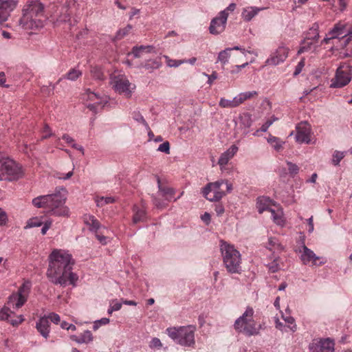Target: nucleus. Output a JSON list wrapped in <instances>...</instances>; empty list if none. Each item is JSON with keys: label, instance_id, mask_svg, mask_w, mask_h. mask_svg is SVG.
<instances>
[{"label": "nucleus", "instance_id": "nucleus-49", "mask_svg": "<svg viewBox=\"0 0 352 352\" xmlns=\"http://www.w3.org/2000/svg\"><path fill=\"white\" fill-rule=\"evenodd\" d=\"M267 267L269 268V270L272 273L278 272L280 269L278 258L274 259L273 261H272L267 265Z\"/></svg>", "mask_w": 352, "mask_h": 352}, {"label": "nucleus", "instance_id": "nucleus-50", "mask_svg": "<svg viewBox=\"0 0 352 352\" xmlns=\"http://www.w3.org/2000/svg\"><path fill=\"white\" fill-rule=\"evenodd\" d=\"M157 151H160V152H163L166 154H169L170 153V144L168 141H166L164 142H163L162 144H161L158 148H157Z\"/></svg>", "mask_w": 352, "mask_h": 352}, {"label": "nucleus", "instance_id": "nucleus-47", "mask_svg": "<svg viewBox=\"0 0 352 352\" xmlns=\"http://www.w3.org/2000/svg\"><path fill=\"white\" fill-rule=\"evenodd\" d=\"M133 118L138 122L143 124L146 129H149L148 123L146 122L143 116L139 112H133Z\"/></svg>", "mask_w": 352, "mask_h": 352}, {"label": "nucleus", "instance_id": "nucleus-27", "mask_svg": "<svg viewBox=\"0 0 352 352\" xmlns=\"http://www.w3.org/2000/svg\"><path fill=\"white\" fill-rule=\"evenodd\" d=\"M134 215L133 218V221L134 223H138L139 222L144 221L146 219V211L144 208H140L139 207L135 206L133 207Z\"/></svg>", "mask_w": 352, "mask_h": 352}, {"label": "nucleus", "instance_id": "nucleus-2", "mask_svg": "<svg viewBox=\"0 0 352 352\" xmlns=\"http://www.w3.org/2000/svg\"><path fill=\"white\" fill-rule=\"evenodd\" d=\"M65 192V188L57 187L54 193L40 195L34 198L32 204L37 208H44L49 215L67 217L69 214V210L65 206L67 197L66 195L63 193Z\"/></svg>", "mask_w": 352, "mask_h": 352}, {"label": "nucleus", "instance_id": "nucleus-1", "mask_svg": "<svg viewBox=\"0 0 352 352\" xmlns=\"http://www.w3.org/2000/svg\"><path fill=\"white\" fill-rule=\"evenodd\" d=\"M74 263L72 255L61 250H55L50 255L47 276L56 285L65 286L69 282L75 285L78 276L72 272Z\"/></svg>", "mask_w": 352, "mask_h": 352}, {"label": "nucleus", "instance_id": "nucleus-40", "mask_svg": "<svg viewBox=\"0 0 352 352\" xmlns=\"http://www.w3.org/2000/svg\"><path fill=\"white\" fill-rule=\"evenodd\" d=\"M228 48L220 52L218 55V61L221 62L223 65L226 64L228 62V59L230 56Z\"/></svg>", "mask_w": 352, "mask_h": 352}, {"label": "nucleus", "instance_id": "nucleus-34", "mask_svg": "<svg viewBox=\"0 0 352 352\" xmlns=\"http://www.w3.org/2000/svg\"><path fill=\"white\" fill-rule=\"evenodd\" d=\"M267 142L276 151H280L283 148V145L284 144V142L280 140V139L272 135H270L267 138Z\"/></svg>", "mask_w": 352, "mask_h": 352}, {"label": "nucleus", "instance_id": "nucleus-21", "mask_svg": "<svg viewBox=\"0 0 352 352\" xmlns=\"http://www.w3.org/2000/svg\"><path fill=\"white\" fill-rule=\"evenodd\" d=\"M72 340L78 343H89L93 340V336L90 331H85L80 336L72 335L70 336Z\"/></svg>", "mask_w": 352, "mask_h": 352}, {"label": "nucleus", "instance_id": "nucleus-46", "mask_svg": "<svg viewBox=\"0 0 352 352\" xmlns=\"http://www.w3.org/2000/svg\"><path fill=\"white\" fill-rule=\"evenodd\" d=\"M85 96H87V100L92 102V103H94L95 100H100V96L93 91H91L90 89L86 90Z\"/></svg>", "mask_w": 352, "mask_h": 352}, {"label": "nucleus", "instance_id": "nucleus-31", "mask_svg": "<svg viewBox=\"0 0 352 352\" xmlns=\"http://www.w3.org/2000/svg\"><path fill=\"white\" fill-rule=\"evenodd\" d=\"M108 102L107 97H100L99 100H95L94 103H89L87 105V108L91 111L96 113L98 107L102 108Z\"/></svg>", "mask_w": 352, "mask_h": 352}, {"label": "nucleus", "instance_id": "nucleus-19", "mask_svg": "<svg viewBox=\"0 0 352 352\" xmlns=\"http://www.w3.org/2000/svg\"><path fill=\"white\" fill-rule=\"evenodd\" d=\"M50 323L46 316L41 317L36 324V328L40 334L47 339L50 334Z\"/></svg>", "mask_w": 352, "mask_h": 352}, {"label": "nucleus", "instance_id": "nucleus-35", "mask_svg": "<svg viewBox=\"0 0 352 352\" xmlns=\"http://www.w3.org/2000/svg\"><path fill=\"white\" fill-rule=\"evenodd\" d=\"M258 95L257 91H246L242 92L237 95L240 104H243L245 100H249Z\"/></svg>", "mask_w": 352, "mask_h": 352}, {"label": "nucleus", "instance_id": "nucleus-39", "mask_svg": "<svg viewBox=\"0 0 352 352\" xmlns=\"http://www.w3.org/2000/svg\"><path fill=\"white\" fill-rule=\"evenodd\" d=\"M13 313L10 311L9 307H0V320H8L11 318Z\"/></svg>", "mask_w": 352, "mask_h": 352}, {"label": "nucleus", "instance_id": "nucleus-48", "mask_svg": "<svg viewBox=\"0 0 352 352\" xmlns=\"http://www.w3.org/2000/svg\"><path fill=\"white\" fill-rule=\"evenodd\" d=\"M267 248L270 250L280 248V245L278 243V240L275 238H270L268 241Z\"/></svg>", "mask_w": 352, "mask_h": 352}, {"label": "nucleus", "instance_id": "nucleus-23", "mask_svg": "<svg viewBox=\"0 0 352 352\" xmlns=\"http://www.w3.org/2000/svg\"><path fill=\"white\" fill-rule=\"evenodd\" d=\"M239 123L240 126L245 129L243 132L244 134L247 135L249 133L248 129H249L253 123L252 116L248 113H243L239 116Z\"/></svg>", "mask_w": 352, "mask_h": 352}, {"label": "nucleus", "instance_id": "nucleus-29", "mask_svg": "<svg viewBox=\"0 0 352 352\" xmlns=\"http://www.w3.org/2000/svg\"><path fill=\"white\" fill-rule=\"evenodd\" d=\"M270 199L267 197H262L257 199L256 207L260 214L263 213L265 210H269V203Z\"/></svg>", "mask_w": 352, "mask_h": 352}, {"label": "nucleus", "instance_id": "nucleus-8", "mask_svg": "<svg viewBox=\"0 0 352 352\" xmlns=\"http://www.w3.org/2000/svg\"><path fill=\"white\" fill-rule=\"evenodd\" d=\"M166 331L168 336L180 345L190 346L195 344L194 330L190 327L168 328Z\"/></svg>", "mask_w": 352, "mask_h": 352}, {"label": "nucleus", "instance_id": "nucleus-4", "mask_svg": "<svg viewBox=\"0 0 352 352\" xmlns=\"http://www.w3.org/2000/svg\"><path fill=\"white\" fill-rule=\"evenodd\" d=\"M220 250L223 263L227 271L231 274H240L241 270V254L233 245L221 241Z\"/></svg>", "mask_w": 352, "mask_h": 352}, {"label": "nucleus", "instance_id": "nucleus-25", "mask_svg": "<svg viewBox=\"0 0 352 352\" xmlns=\"http://www.w3.org/2000/svg\"><path fill=\"white\" fill-rule=\"evenodd\" d=\"M84 221L89 226V229L91 231L96 232L100 226V222L93 215L85 214L84 216Z\"/></svg>", "mask_w": 352, "mask_h": 352}, {"label": "nucleus", "instance_id": "nucleus-13", "mask_svg": "<svg viewBox=\"0 0 352 352\" xmlns=\"http://www.w3.org/2000/svg\"><path fill=\"white\" fill-rule=\"evenodd\" d=\"M296 141L298 143L309 144L311 142V129L307 122H302L296 126Z\"/></svg>", "mask_w": 352, "mask_h": 352}, {"label": "nucleus", "instance_id": "nucleus-61", "mask_svg": "<svg viewBox=\"0 0 352 352\" xmlns=\"http://www.w3.org/2000/svg\"><path fill=\"white\" fill-rule=\"evenodd\" d=\"M122 304V302H119L116 300H113L110 303L111 306L112 307V309L115 311L121 309Z\"/></svg>", "mask_w": 352, "mask_h": 352}, {"label": "nucleus", "instance_id": "nucleus-16", "mask_svg": "<svg viewBox=\"0 0 352 352\" xmlns=\"http://www.w3.org/2000/svg\"><path fill=\"white\" fill-rule=\"evenodd\" d=\"M16 0H0V23L6 21L10 12L16 7Z\"/></svg>", "mask_w": 352, "mask_h": 352}, {"label": "nucleus", "instance_id": "nucleus-24", "mask_svg": "<svg viewBox=\"0 0 352 352\" xmlns=\"http://www.w3.org/2000/svg\"><path fill=\"white\" fill-rule=\"evenodd\" d=\"M158 187L159 190L162 194V196L164 197L165 199L168 201H172L173 196L175 193V190L170 187L162 186L160 184V179H158Z\"/></svg>", "mask_w": 352, "mask_h": 352}, {"label": "nucleus", "instance_id": "nucleus-42", "mask_svg": "<svg viewBox=\"0 0 352 352\" xmlns=\"http://www.w3.org/2000/svg\"><path fill=\"white\" fill-rule=\"evenodd\" d=\"M345 152L336 151L333 154L332 163L335 166L339 165L340 161L344 157Z\"/></svg>", "mask_w": 352, "mask_h": 352}, {"label": "nucleus", "instance_id": "nucleus-64", "mask_svg": "<svg viewBox=\"0 0 352 352\" xmlns=\"http://www.w3.org/2000/svg\"><path fill=\"white\" fill-rule=\"evenodd\" d=\"M151 346L154 347H160L162 346V342L159 338H154L151 340Z\"/></svg>", "mask_w": 352, "mask_h": 352}, {"label": "nucleus", "instance_id": "nucleus-44", "mask_svg": "<svg viewBox=\"0 0 352 352\" xmlns=\"http://www.w3.org/2000/svg\"><path fill=\"white\" fill-rule=\"evenodd\" d=\"M287 165L288 166L289 173L291 176L294 177L298 173L299 167L296 164L287 161Z\"/></svg>", "mask_w": 352, "mask_h": 352}, {"label": "nucleus", "instance_id": "nucleus-3", "mask_svg": "<svg viewBox=\"0 0 352 352\" xmlns=\"http://www.w3.org/2000/svg\"><path fill=\"white\" fill-rule=\"evenodd\" d=\"M45 6L38 0L28 1L22 9L19 25L24 30H36L43 25Z\"/></svg>", "mask_w": 352, "mask_h": 352}, {"label": "nucleus", "instance_id": "nucleus-32", "mask_svg": "<svg viewBox=\"0 0 352 352\" xmlns=\"http://www.w3.org/2000/svg\"><path fill=\"white\" fill-rule=\"evenodd\" d=\"M82 75V72L76 69H70L65 76L59 78L57 83H59L63 78L68 79L69 80H76Z\"/></svg>", "mask_w": 352, "mask_h": 352}, {"label": "nucleus", "instance_id": "nucleus-57", "mask_svg": "<svg viewBox=\"0 0 352 352\" xmlns=\"http://www.w3.org/2000/svg\"><path fill=\"white\" fill-rule=\"evenodd\" d=\"M50 86H52V88H49L45 86L42 87L41 91L47 94L48 96L54 93V89H55L56 85H52V83H50Z\"/></svg>", "mask_w": 352, "mask_h": 352}, {"label": "nucleus", "instance_id": "nucleus-22", "mask_svg": "<svg viewBox=\"0 0 352 352\" xmlns=\"http://www.w3.org/2000/svg\"><path fill=\"white\" fill-rule=\"evenodd\" d=\"M240 104L238 96H236L232 99H226L221 98L219 102V106L221 108L233 109L239 107Z\"/></svg>", "mask_w": 352, "mask_h": 352}, {"label": "nucleus", "instance_id": "nucleus-45", "mask_svg": "<svg viewBox=\"0 0 352 352\" xmlns=\"http://www.w3.org/2000/svg\"><path fill=\"white\" fill-rule=\"evenodd\" d=\"M131 29H132V26L130 25H128L124 28L118 30L116 34V38L119 39V40L122 38L124 36H126L129 34V32L131 31Z\"/></svg>", "mask_w": 352, "mask_h": 352}, {"label": "nucleus", "instance_id": "nucleus-15", "mask_svg": "<svg viewBox=\"0 0 352 352\" xmlns=\"http://www.w3.org/2000/svg\"><path fill=\"white\" fill-rule=\"evenodd\" d=\"M335 343L330 338L320 339L309 344L310 352H334Z\"/></svg>", "mask_w": 352, "mask_h": 352}, {"label": "nucleus", "instance_id": "nucleus-36", "mask_svg": "<svg viewBox=\"0 0 352 352\" xmlns=\"http://www.w3.org/2000/svg\"><path fill=\"white\" fill-rule=\"evenodd\" d=\"M162 64L161 62L157 60H148L146 62H145L144 64H142V67L146 69H156L161 67Z\"/></svg>", "mask_w": 352, "mask_h": 352}, {"label": "nucleus", "instance_id": "nucleus-56", "mask_svg": "<svg viewBox=\"0 0 352 352\" xmlns=\"http://www.w3.org/2000/svg\"><path fill=\"white\" fill-rule=\"evenodd\" d=\"M153 203L157 208H164L166 206V204L164 202L155 197H153Z\"/></svg>", "mask_w": 352, "mask_h": 352}, {"label": "nucleus", "instance_id": "nucleus-37", "mask_svg": "<svg viewBox=\"0 0 352 352\" xmlns=\"http://www.w3.org/2000/svg\"><path fill=\"white\" fill-rule=\"evenodd\" d=\"M95 201L98 207H102L106 204L113 203L115 199L111 197H96Z\"/></svg>", "mask_w": 352, "mask_h": 352}, {"label": "nucleus", "instance_id": "nucleus-11", "mask_svg": "<svg viewBox=\"0 0 352 352\" xmlns=\"http://www.w3.org/2000/svg\"><path fill=\"white\" fill-rule=\"evenodd\" d=\"M110 83L116 91L124 94L127 98L131 97L133 90L135 88V86L123 76H111Z\"/></svg>", "mask_w": 352, "mask_h": 352}, {"label": "nucleus", "instance_id": "nucleus-10", "mask_svg": "<svg viewBox=\"0 0 352 352\" xmlns=\"http://www.w3.org/2000/svg\"><path fill=\"white\" fill-rule=\"evenodd\" d=\"M30 289V283H23L18 292L12 294L8 298V305L12 309H19L27 301V297Z\"/></svg>", "mask_w": 352, "mask_h": 352}, {"label": "nucleus", "instance_id": "nucleus-7", "mask_svg": "<svg viewBox=\"0 0 352 352\" xmlns=\"http://www.w3.org/2000/svg\"><path fill=\"white\" fill-rule=\"evenodd\" d=\"M254 310L248 307L241 316L237 318L234 322V329L241 333L248 336L256 335L258 333L256 328V324L253 320Z\"/></svg>", "mask_w": 352, "mask_h": 352}, {"label": "nucleus", "instance_id": "nucleus-17", "mask_svg": "<svg viewBox=\"0 0 352 352\" xmlns=\"http://www.w3.org/2000/svg\"><path fill=\"white\" fill-rule=\"evenodd\" d=\"M311 31L314 32V36L311 37H306L302 43V46L298 51V54H302L305 52L311 50L313 45H315L319 38L318 25L314 24L311 28Z\"/></svg>", "mask_w": 352, "mask_h": 352}, {"label": "nucleus", "instance_id": "nucleus-51", "mask_svg": "<svg viewBox=\"0 0 352 352\" xmlns=\"http://www.w3.org/2000/svg\"><path fill=\"white\" fill-rule=\"evenodd\" d=\"M24 320V318L23 315H19L16 316V319H12V317L9 318L8 321L10 322V323L12 326H18L19 324H21Z\"/></svg>", "mask_w": 352, "mask_h": 352}, {"label": "nucleus", "instance_id": "nucleus-18", "mask_svg": "<svg viewBox=\"0 0 352 352\" xmlns=\"http://www.w3.org/2000/svg\"><path fill=\"white\" fill-rule=\"evenodd\" d=\"M302 252L300 256V259L303 264L307 265L309 262H312L314 265H320L324 264V261H320L319 264L317 263V260L320 259V257L317 256L316 254L306 245H302Z\"/></svg>", "mask_w": 352, "mask_h": 352}, {"label": "nucleus", "instance_id": "nucleus-9", "mask_svg": "<svg viewBox=\"0 0 352 352\" xmlns=\"http://www.w3.org/2000/svg\"><path fill=\"white\" fill-rule=\"evenodd\" d=\"M352 78V66L341 64L336 72V75L331 80V87L342 88L348 85Z\"/></svg>", "mask_w": 352, "mask_h": 352}, {"label": "nucleus", "instance_id": "nucleus-52", "mask_svg": "<svg viewBox=\"0 0 352 352\" xmlns=\"http://www.w3.org/2000/svg\"><path fill=\"white\" fill-rule=\"evenodd\" d=\"M8 221V215L6 211L0 208V226H4Z\"/></svg>", "mask_w": 352, "mask_h": 352}, {"label": "nucleus", "instance_id": "nucleus-58", "mask_svg": "<svg viewBox=\"0 0 352 352\" xmlns=\"http://www.w3.org/2000/svg\"><path fill=\"white\" fill-rule=\"evenodd\" d=\"M52 221H46L45 222H44L43 223V227L41 228V234L43 235L45 234L47 232V230L50 229V228L52 226Z\"/></svg>", "mask_w": 352, "mask_h": 352}, {"label": "nucleus", "instance_id": "nucleus-55", "mask_svg": "<svg viewBox=\"0 0 352 352\" xmlns=\"http://www.w3.org/2000/svg\"><path fill=\"white\" fill-rule=\"evenodd\" d=\"M304 66H305V59L303 58L296 66L295 71L294 72V76H296L298 75L301 72Z\"/></svg>", "mask_w": 352, "mask_h": 352}, {"label": "nucleus", "instance_id": "nucleus-12", "mask_svg": "<svg viewBox=\"0 0 352 352\" xmlns=\"http://www.w3.org/2000/svg\"><path fill=\"white\" fill-rule=\"evenodd\" d=\"M228 13L226 10L221 11L219 15L214 18L210 24L209 31L212 34H219L223 32L226 28Z\"/></svg>", "mask_w": 352, "mask_h": 352}, {"label": "nucleus", "instance_id": "nucleus-33", "mask_svg": "<svg viewBox=\"0 0 352 352\" xmlns=\"http://www.w3.org/2000/svg\"><path fill=\"white\" fill-rule=\"evenodd\" d=\"M268 211L271 212L273 221L275 223L280 226L284 223L282 210L278 209L277 210H275L272 208H270Z\"/></svg>", "mask_w": 352, "mask_h": 352}, {"label": "nucleus", "instance_id": "nucleus-53", "mask_svg": "<svg viewBox=\"0 0 352 352\" xmlns=\"http://www.w3.org/2000/svg\"><path fill=\"white\" fill-rule=\"evenodd\" d=\"M62 12L64 13V15L63 16H60V21H67L70 19V14L68 12L69 9L67 7H63L62 8Z\"/></svg>", "mask_w": 352, "mask_h": 352}, {"label": "nucleus", "instance_id": "nucleus-41", "mask_svg": "<svg viewBox=\"0 0 352 352\" xmlns=\"http://www.w3.org/2000/svg\"><path fill=\"white\" fill-rule=\"evenodd\" d=\"M166 63L167 65L170 67H177L182 64L184 63V61H182V60H175V59H171L168 56H164Z\"/></svg>", "mask_w": 352, "mask_h": 352}, {"label": "nucleus", "instance_id": "nucleus-54", "mask_svg": "<svg viewBox=\"0 0 352 352\" xmlns=\"http://www.w3.org/2000/svg\"><path fill=\"white\" fill-rule=\"evenodd\" d=\"M46 318H47L48 320L50 319L54 324H58L60 321V316L55 313L50 314L48 316H46Z\"/></svg>", "mask_w": 352, "mask_h": 352}, {"label": "nucleus", "instance_id": "nucleus-62", "mask_svg": "<svg viewBox=\"0 0 352 352\" xmlns=\"http://www.w3.org/2000/svg\"><path fill=\"white\" fill-rule=\"evenodd\" d=\"M204 75L208 77V83L209 85H212L213 81L217 78V73L216 72H213L210 75L204 74Z\"/></svg>", "mask_w": 352, "mask_h": 352}, {"label": "nucleus", "instance_id": "nucleus-60", "mask_svg": "<svg viewBox=\"0 0 352 352\" xmlns=\"http://www.w3.org/2000/svg\"><path fill=\"white\" fill-rule=\"evenodd\" d=\"M91 73L93 74L94 78L98 80L102 79L103 74L100 69L94 68L91 70Z\"/></svg>", "mask_w": 352, "mask_h": 352}, {"label": "nucleus", "instance_id": "nucleus-20", "mask_svg": "<svg viewBox=\"0 0 352 352\" xmlns=\"http://www.w3.org/2000/svg\"><path fill=\"white\" fill-rule=\"evenodd\" d=\"M238 151L236 145H232L228 150L223 152L219 158L218 164L220 166H226L230 160H231Z\"/></svg>", "mask_w": 352, "mask_h": 352}, {"label": "nucleus", "instance_id": "nucleus-5", "mask_svg": "<svg viewBox=\"0 0 352 352\" xmlns=\"http://www.w3.org/2000/svg\"><path fill=\"white\" fill-rule=\"evenodd\" d=\"M232 184L226 179L208 183L202 190L204 197L210 201H219L232 190Z\"/></svg>", "mask_w": 352, "mask_h": 352}, {"label": "nucleus", "instance_id": "nucleus-28", "mask_svg": "<svg viewBox=\"0 0 352 352\" xmlns=\"http://www.w3.org/2000/svg\"><path fill=\"white\" fill-rule=\"evenodd\" d=\"M345 25L341 23H337L334 25L333 28L329 31V35H331V38H338L341 36L342 37H344V34L347 33V32L344 31Z\"/></svg>", "mask_w": 352, "mask_h": 352}, {"label": "nucleus", "instance_id": "nucleus-26", "mask_svg": "<svg viewBox=\"0 0 352 352\" xmlns=\"http://www.w3.org/2000/svg\"><path fill=\"white\" fill-rule=\"evenodd\" d=\"M154 50L152 45H140L133 47L131 53L135 58H140L143 52L150 53Z\"/></svg>", "mask_w": 352, "mask_h": 352}, {"label": "nucleus", "instance_id": "nucleus-30", "mask_svg": "<svg viewBox=\"0 0 352 352\" xmlns=\"http://www.w3.org/2000/svg\"><path fill=\"white\" fill-rule=\"evenodd\" d=\"M259 10L260 9L256 7L247 8L243 11L242 16L245 21H250L258 14Z\"/></svg>", "mask_w": 352, "mask_h": 352}, {"label": "nucleus", "instance_id": "nucleus-38", "mask_svg": "<svg viewBox=\"0 0 352 352\" xmlns=\"http://www.w3.org/2000/svg\"><path fill=\"white\" fill-rule=\"evenodd\" d=\"M43 222L42 221V219L38 217H34L30 219L28 222L27 225L25 226V229L30 228H34V227H39L43 225Z\"/></svg>", "mask_w": 352, "mask_h": 352}, {"label": "nucleus", "instance_id": "nucleus-59", "mask_svg": "<svg viewBox=\"0 0 352 352\" xmlns=\"http://www.w3.org/2000/svg\"><path fill=\"white\" fill-rule=\"evenodd\" d=\"M333 5H338L340 10H344L346 7V3L344 0H331Z\"/></svg>", "mask_w": 352, "mask_h": 352}, {"label": "nucleus", "instance_id": "nucleus-14", "mask_svg": "<svg viewBox=\"0 0 352 352\" xmlns=\"http://www.w3.org/2000/svg\"><path fill=\"white\" fill-rule=\"evenodd\" d=\"M289 48L280 45L274 53L268 58L265 63L268 65L276 66L283 63L288 56Z\"/></svg>", "mask_w": 352, "mask_h": 352}, {"label": "nucleus", "instance_id": "nucleus-6", "mask_svg": "<svg viewBox=\"0 0 352 352\" xmlns=\"http://www.w3.org/2000/svg\"><path fill=\"white\" fill-rule=\"evenodd\" d=\"M23 175L22 166L13 160L6 158L0 161V181H16Z\"/></svg>", "mask_w": 352, "mask_h": 352}, {"label": "nucleus", "instance_id": "nucleus-43", "mask_svg": "<svg viewBox=\"0 0 352 352\" xmlns=\"http://www.w3.org/2000/svg\"><path fill=\"white\" fill-rule=\"evenodd\" d=\"M277 118L273 116L271 119L267 120L261 127L260 129L257 130L255 133H254V135H257L259 131L266 132L268 128L273 124L274 121H276Z\"/></svg>", "mask_w": 352, "mask_h": 352}, {"label": "nucleus", "instance_id": "nucleus-63", "mask_svg": "<svg viewBox=\"0 0 352 352\" xmlns=\"http://www.w3.org/2000/svg\"><path fill=\"white\" fill-rule=\"evenodd\" d=\"M43 132L45 133L42 137L43 139H46L53 135V133H51L49 126L47 124L44 126Z\"/></svg>", "mask_w": 352, "mask_h": 352}]
</instances>
